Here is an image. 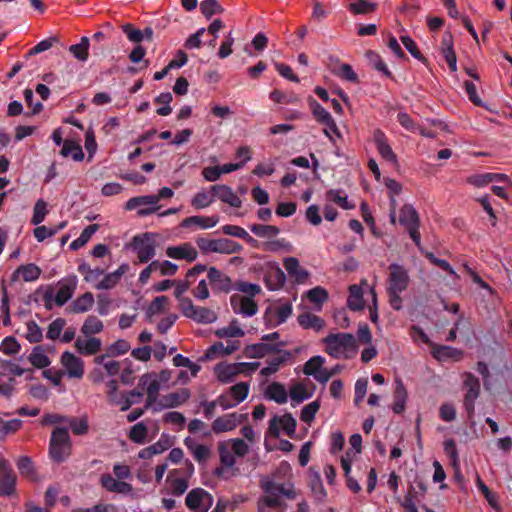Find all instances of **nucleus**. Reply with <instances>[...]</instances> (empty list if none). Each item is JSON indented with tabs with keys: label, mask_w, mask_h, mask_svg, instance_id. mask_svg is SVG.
Here are the masks:
<instances>
[{
	"label": "nucleus",
	"mask_w": 512,
	"mask_h": 512,
	"mask_svg": "<svg viewBox=\"0 0 512 512\" xmlns=\"http://www.w3.org/2000/svg\"><path fill=\"white\" fill-rule=\"evenodd\" d=\"M72 443L70 434L65 427H56L49 440V456L52 461L60 464L68 459L71 454Z\"/></svg>",
	"instance_id": "obj_1"
},
{
	"label": "nucleus",
	"mask_w": 512,
	"mask_h": 512,
	"mask_svg": "<svg viewBox=\"0 0 512 512\" xmlns=\"http://www.w3.org/2000/svg\"><path fill=\"white\" fill-rule=\"evenodd\" d=\"M103 329V323L100 319H98L96 316H88L85 320L81 332L88 336L92 334H97L101 332Z\"/></svg>",
	"instance_id": "obj_50"
},
{
	"label": "nucleus",
	"mask_w": 512,
	"mask_h": 512,
	"mask_svg": "<svg viewBox=\"0 0 512 512\" xmlns=\"http://www.w3.org/2000/svg\"><path fill=\"white\" fill-rule=\"evenodd\" d=\"M63 157L71 156L75 161L84 159V153L81 146L73 140H65L60 151Z\"/></svg>",
	"instance_id": "obj_41"
},
{
	"label": "nucleus",
	"mask_w": 512,
	"mask_h": 512,
	"mask_svg": "<svg viewBox=\"0 0 512 512\" xmlns=\"http://www.w3.org/2000/svg\"><path fill=\"white\" fill-rule=\"evenodd\" d=\"M463 387L466 389L463 406L467 412L468 419L472 420L475 412V401L480 395V381L472 373L466 372L464 374Z\"/></svg>",
	"instance_id": "obj_5"
},
{
	"label": "nucleus",
	"mask_w": 512,
	"mask_h": 512,
	"mask_svg": "<svg viewBox=\"0 0 512 512\" xmlns=\"http://www.w3.org/2000/svg\"><path fill=\"white\" fill-rule=\"evenodd\" d=\"M99 225L98 224H90L88 225L80 234L78 238H76L72 243L70 244L71 250H78L81 247H83L92 237V235L98 231Z\"/></svg>",
	"instance_id": "obj_45"
},
{
	"label": "nucleus",
	"mask_w": 512,
	"mask_h": 512,
	"mask_svg": "<svg viewBox=\"0 0 512 512\" xmlns=\"http://www.w3.org/2000/svg\"><path fill=\"white\" fill-rule=\"evenodd\" d=\"M138 207L140 208L138 209L137 214L140 217L156 213L160 208V206H158V197L154 194L132 197L125 204V208L127 210H134Z\"/></svg>",
	"instance_id": "obj_7"
},
{
	"label": "nucleus",
	"mask_w": 512,
	"mask_h": 512,
	"mask_svg": "<svg viewBox=\"0 0 512 512\" xmlns=\"http://www.w3.org/2000/svg\"><path fill=\"white\" fill-rule=\"evenodd\" d=\"M249 229L260 238H273L280 233V229L274 225L252 224Z\"/></svg>",
	"instance_id": "obj_44"
},
{
	"label": "nucleus",
	"mask_w": 512,
	"mask_h": 512,
	"mask_svg": "<svg viewBox=\"0 0 512 512\" xmlns=\"http://www.w3.org/2000/svg\"><path fill=\"white\" fill-rule=\"evenodd\" d=\"M216 336L219 338L225 337H242L245 332L242 328L236 325V320L233 321L228 327H223L215 331Z\"/></svg>",
	"instance_id": "obj_58"
},
{
	"label": "nucleus",
	"mask_w": 512,
	"mask_h": 512,
	"mask_svg": "<svg viewBox=\"0 0 512 512\" xmlns=\"http://www.w3.org/2000/svg\"><path fill=\"white\" fill-rule=\"evenodd\" d=\"M235 290L245 293L247 296L253 299L254 296L261 292V287L258 284L249 283L245 281H237L235 283Z\"/></svg>",
	"instance_id": "obj_63"
},
{
	"label": "nucleus",
	"mask_w": 512,
	"mask_h": 512,
	"mask_svg": "<svg viewBox=\"0 0 512 512\" xmlns=\"http://www.w3.org/2000/svg\"><path fill=\"white\" fill-rule=\"evenodd\" d=\"M101 485L109 492H115L120 494H128L132 491V485L119 481L112 477L110 474H103L100 479Z\"/></svg>",
	"instance_id": "obj_26"
},
{
	"label": "nucleus",
	"mask_w": 512,
	"mask_h": 512,
	"mask_svg": "<svg viewBox=\"0 0 512 512\" xmlns=\"http://www.w3.org/2000/svg\"><path fill=\"white\" fill-rule=\"evenodd\" d=\"M389 277L387 291L404 292L409 285V275L407 270L396 263L389 265Z\"/></svg>",
	"instance_id": "obj_9"
},
{
	"label": "nucleus",
	"mask_w": 512,
	"mask_h": 512,
	"mask_svg": "<svg viewBox=\"0 0 512 512\" xmlns=\"http://www.w3.org/2000/svg\"><path fill=\"white\" fill-rule=\"evenodd\" d=\"M89 47L90 41L89 38L83 36L79 43L73 44L69 47V52L81 62L87 61L89 57Z\"/></svg>",
	"instance_id": "obj_39"
},
{
	"label": "nucleus",
	"mask_w": 512,
	"mask_h": 512,
	"mask_svg": "<svg viewBox=\"0 0 512 512\" xmlns=\"http://www.w3.org/2000/svg\"><path fill=\"white\" fill-rule=\"evenodd\" d=\"M265 396L269 400H273L278 404H284L287 402L288 395L283 384L279 382H273L266 388Z\"/></svg>",
	"instance_id": "obj_34"
},
{
	"label": "nucleus",
	"mask_w": 512,
	"mask_h": 512,
	"mask_svg": "<svg viewBox=\"0 0 512 512\" xmlns=\"http://www.w3.org/2000/svg\"><path fill=\"white\" fill-rule=\"evenodd\" d=\"M310 107L312 114L317 122L320 124H330L336 129V122L332 118L331 114L321 106L315 99L310 100Z\"/></svg>",
	"instance_id": "obj_35"
},
{
	"label": "nucleus",
	"mask_w": 512,
	"mask_h": 512,
	"mask_svg": "<svg viewBox=\"0 0 512 512\" xmlns=\"http://www.w3.org/2000/svg\"><path fill=\"white\" fill-rule=\"evenodd\" d=\"M16 476L10 463L0 457V495H11L15 490Z\"/></svg>",
	"instance_id": "obj_12"
},
{
	"label": "nucleus",
	"mask_w": 512,
	"mask_h": 512,
	"mask_svg": "<svg viewBox=\"0 0 512 512\" xmlns=\"http://www.w3.org/2000/svg\"><path fill=\"white\" fill-rule=\"evenodd\" d=\"M312 397V392H308L306 386L302 382H296L290 388V398L292 402L299 404L304 400Z\"/></svg>",
	"instance_id": "obj_46"
},
{
	"label": "nucleus",
	"mask_w": 512,
	"mask_h": 512,
	"mask_svg": "<svg viewBox=\"0 0 512 512\" xmlns=\"http://www.w3.org/2000/svg\"><path fill=\"white\" fill-rule=\"evenodd\" d=\"M249 393V384L246 382H239L236 385L229 388V394L237 402V405L244 401Z\"/></svg>",
	"instance_id": "obj_52"
},
{
	"label": "nucleus",
	"mask_w": 512,
	"mask_h": 512,
	"mask_svg": "<svg viewBox=\"0 0 512 512\" xmlns=\"http://www.w3.org/2000/svg\"><path fill=\"white\" fill-rule=\"evenodd\" d=\"M155 373H146L141 376L139 380L140 386H146L147 385V399H146V405L145 408H148L150 406H155L157 404L158 396H159V390H160V383L159 380H157L155 377Z\"/></svg>",
	"instance_id": "obj_14"
},
{
	"label": "nucleus",
	"mask_w": 512,
	"mask_h": 512,
	"mask_svg": "<svg viewBox=\"0 0 512 512\" xmlns=\"http://www.w3.org/2000/svg\"><path fill=\"white\" fill-rule=\"evenodd\" d=\"M324 358L322 356L311 357L303 367V373L307 376H314L317 371L323 366Z\"/></svg>",
	"instance_id": "obj_60"
},
{
	"label": "nucleus",
	"mask_w": 512,
	"mask_h": 512,
	"mask_svg": "<svg viewBox=\"0 0 512 512\" xmlns=\"http://www.w3.org/2000/svg\"><path fill=\"white\" fill-rule=\"evenodd\" d=\"M264 282L269 290L275 291L284 286L286 275L278 265H275L265 274Z\"/></svg>",
	"instance_id": "obj_27"
},
{
	"label": "nucleus",
	"mask_w": 512,
	"mask_h": 512,
	"mask_svg": "<svg viewBox=\"0 0 512 512\" xmlns=\"http://www.w3.org/2000/svg\"><path fill=\"white\" fill-rule=\"evenodd\" d=\"M173 100V96L170 92H163L155 98V102L158 104H163L162 107L157 109V114L160 116H167L172 112V108L170 107V103Z\"/></svg>",
	"instance_id": "obj_56"
},
{
	"label": "nucleus",
	"mask_w": 512,
	"mask_h": 512,
	"mask_svg": "<svg viewBox=\"0 0 512 512\" xmlns=\"http://www.w3.org/2000/svg\"><path fill=\"white\" fill-rule=\"evenodd\" d=\"M58 41H59V39H58L57 36H52V37H49L47 39H44V40L40 41L39 43H37L34 47H32L27 52L25 57L29 58V57H31L33 55H36V54L42 53L44 51H47L48 49H50Z\"/></svg>",
	"instance_id": "obj_57"
},
{
	"label": "nucleus",
	"mask_w": 512,
	"mask_h": 512,
	"mask_svg": "<svg viewBox=\"0 0 512 512\" xmlns=\"http://www.w3.org/2000/svg\"><path fill=\"white\" fill-rule=\"evenodd\" d=\"M214 202V196L209 191L201 190L197 192L191 200V205L195 209H203Z\"/></svg>",
	"instance_id": "obj_48"
},
{
	"label": "nucleus",
	"mask_w": 512,
	"mask_h": 512,
	"mask_svg": "<svg viewBox=\"0 0 512 512\" xmlns=\"http://www.w3.org/2000/svg\"><path fill=\"white\" fill-rule=\"evenodd\" d=\"M298 323L304 329H313L315 331H320L325 326V322L321 317L309 312L300 314L298 316Z\"/></svg>",
	"instance_id": "obj_38"
},
{
	"label": "nucleus",
	"mask_w": 512,
	"mask_h": 512,
	"mask_svg": "<svg viewBox=\"0 0 512 512\" xmlns=\"http://www.w3.org/2000/svg\"><path fill=\"white\" fill-rule=\"evenodd\" d=\"M94 304V297L91 292H86L75 299L68 307L72 313H84L89 311Z\"/></svg>",
	"instance_id": "obj_33"
},
{
	"label": "nucleus",
	"mask_w": 512,
	"mask_h": 512,
	"mask_svg": "<svg viewBox=\"0 0 512 512\" xmlns=\"http://www.w3.org/2000/svg\"><path fill=\"white\" fill-rule=\"evenodd\" d=\"M320 408L319 400H315L303 407L300 419L305 423H311Z\"/></svg>",
	"instance_id": "obj_61"
},
{
	"label": "nucleus",
	"mask_w": 512,
	"mask_h": 512,
	"mask_svg": "<svg viewBox=\"0 0 512 512\" xmlns=\"http://www.w3.org/2000/svg\"><path fill=\"white\" fill-rule=\"evenodd\" d=\"M394 402L392 410L395 414H402L405 410V404L407 399V391L401 380H396V387L394 390Z\"/></svg>",
	"instance_id": "obj_31"
},
{
	"label": "nucleus",
	"mask_w": 512,
	"mask_h": 512,
	"mask_svg": "<svg viewBox=\"0 0 512 512\" xmlns=\"http://www.w3.org/2000/svg\"><path fill=\"white\" fill-rule=\"evenodd\" d=\"M61 363L65 367L70 378L80 379L84 375V362L69 351L61 355Z\"/></svg>",
	"instance_id": "obj_17"
},
{
	"label": "nucleus",
	"mask_w": 512,
	"mask_h": 512,
	"mask_svg": "<svg viewBox=\"0 0 512 512\" xmlns=\"http://www.w3.org/2000/svg\"><path fill=\"white\" fill-rule=\"evenodd\" d=\"M365 56L369 62V65H371L373 69L382 73V75L385 76L386 78H394L392 72L389 70L383 58L377 52L373 50H368L365 53Z\"/></svg>",
	"instance_id": "obj_30"
},
{
	"label": "nucleus",
	"mask_w": 512,
	"mask_h": 512,
	"mask_svg": "<svg viewBox=\"0 0 512 512\" xmlns=\"http://www.w3.org/2000/svg\"><path fill=\"white\" fill-rule=\"evenodd\" d=\"M230 304L235 313H240L246 317L254 316L258 311V305L252 298L243 297L239 294H233L230 297Z\"/></svg>",
	"instance_id": "obj_15"
},
{
	"label": "nucleus",
	"mask_w": 512,
	"mask_h": 512,
	"mask_svg": "<svg viewBox=\"0 0 512 512\" xmlns=\"http://www.w3.org/2000/svg\"><path fill=\"white\" fill-rule=\"evenodd\" d=\"M207 278L215 293L228 294L235 290V283H233L232 279L216 267H210L207 270Z\"/></svg>",
	"instance_id": "obj_10"
},
{
	"label": "nucleus",
	"mask_w": 512,
	"mask_h": 512,
	"mask_svg": "<svg viewBox=\"0 0 512 512\" xmlns=\"http://www.w3.org/2000/svg\"><path fill=\"white\" fill-rule=\"evenodd\" d=\"M246 419V415L236 412L228 413L216 418L212 423V430L215 434L231 431Z\"/></svg>",
	"instance_id": "obj_13"
},
{
	"label": "nucleus",
	"mask_w": 512,
	"mask_h": 512,
	"mask_svg": "<svg viewBox=\"0 0 512 512\" xmlns=\"http://www.w3.org/2000/svg\"><path fill=\"white\" fill-rule=\"evenodd\" d=\"M190 395V391L187 388L163 395L153 407V411L158 412L163 409L179 407L190 398Z\"/></svg>",
	"instance_id": "obj_11"
},
{
	"label": "nucleus",
	"mask_w": 512,
	"mask_h": 512,
	"mask_svg": "<svg viewBox=\"0 0 512 512\" xmlns=\"http://www.w3.org/2000/svg\"><path fill=\"white\" fill-rule=\"evenodd\" d=\"M180 311L185 317L197 323L210 324L217 320V315L213 310L195 306L192 300H184Z\"/></svg>",
	"instance_id": "obj_6"
},
{
	"label": "nucleus",
	"mask_w": 512,
	"mask_h": 512,
	"mask_svg": "<svg viewBox=\"0 0 512 512\" xmlns=\"http://www.w3.org/2000/svg\"><path fill=\"white\" fill-rule=\"evenodd\" d=\"M75 348L80 354L94 355L101 349V340L95 337L86 340L78 338L75 341Z\"/></svg>",
	"instance_id": "obj_29"
},
{
	"label": "nucleus",
	"mask_w": 512,
	"mask_h": 512,
	"mask_svg": "<svg viewBox=\"0 0 512 512\" xmlns=\"http://www.w3.org/2000/svg\"><path fill=\"white\" fill-rule=\"evenodd\" d=\"M326 199L334 202L343 209L349 210L354 208V205L349 204L346 195H341V191L337 189H330L326 192Z\"/></svg>",
	"instance_id": "obj_55"
},
{
	"label": "nucleus",
	"mask_w": 512,
	"mask_h": 512,
	"mask_svg": "<svg viewBox=\"0 0 512 512\" xmlns=\"http://www.w3.org/2000/svg\"><path fill=\"white\" fill-rule=\"evenodd\" d=\"M242 365H246V363H218L214 368V373L218 381L225 384L231 383L234 381L235 377L241 372Z\"/></svg>",
	"instance_id": "obj_21"
},
{
	"label": "nucleus",
	"mask_w": 512,
	"mask_h": 512,
	"mask_svg": "<svg viewBox=\"0 0 512 512\" xmlns=\"http://www.w3.org/2000/svg\"><path fill=\"white\" fill-rule=\"evenodd\" d=\"M148 435V429L143 422H139L131 427L129 439L137 444H144Z\"/></svg>",
	"instance_id": "obj_49"
},
{
	"label": "nucleus",
	"mask_w": 512,
	"mask_h": 512,
	"mask_svg": "<svg viewBox=\"0 0 512 512\" xmlns=\"http://www.w3.org/2000/svg\"><path fill=\"white\" fill-rule=\"evenodd\" d=\"M28 359L34 367L39 369L46 368L51 363L42 346L34 347Z\"/></svg>",
	"instance_id": "obj_43"
},
{
	"label": "nucleus",
	"mask_w": 512,
	"mask_h": 512,
	"mask_svg": "<svg viewBox=\"0 0 512 512\" xmlns=\"http://www.w3.org/2000/svg\"><path fill=\"white\" fill-rule=\"evenodd\" d=\"M290 355L289 352H285L284 356L274 357L267 361V366L262 368L261 374L263 376H269L276 373L282 363L285 362L286 358Z\"/></svg>",
	"instance_id": "obj_59"
},
{
	"label": "nucleus",
	"mask_w": 512,
	"mask_h": 512,
	"mask_svg": "<svg viewBox=\"0 0 512 512\" xmlns=\"http://www.w3.org/2000/svg\"><path fill=\"white\" fill-rule=\"evenodd\" d=\"M322 342L325 352L332 358L338 359L344 352H356V339L351 333H330Z\"/></svg>",
	"instance_id": "obj_2"
},
{
	"label": "nucleus",
	"mask_w": 512,
	"mask_h": 512,
	"mask_svg": "<svg viewBox=\"0 0 512 512\" xmlns=\"http://www.w3.org/2000/svg\"><path fill=\"white\" fill-rule=\"evenodd\" d=\"M210 193L214 198L229 204L231 207L240 208L242 206L241 199L232 190L231 187L224 184H216L210 187Z\"/></svg>",
	"instance_id": "obj_18"
},
{
	"label": "nucleus",
	"mask_w": 512,
	"mask_h": 512,
	"mask_svg": "<svg viewBox=\"0 0 512 512\" xmlns=\"http://www.w3.org/2000/svg\"><path fill=\"white\" fill-rule=\"evenodd\" d=\"M67 423L75 435H84L88 432V421L86 417L81 419L70 417Z\"/></svg>",
	"instance_id": "obj_64"
},
{
	"label": "nucleus",
	"mask_w": 512,
	"mask_h": 512,
	"mask_svg": "<svg viewBox=\"0 0 512 512\" xmlns=\"http://www.w3.org/2000/svg\"><path fill=\"white\" fill-rule=\"evenodd\" d=\"M22 421L19 419H12L4 421L0 417V439H4L7 435L13 434L21 428Z\"/></svg>",
	"instance_id": "obj_54"
},
{
	"label": "nucleus",
	"mask_w": 512,
	"mask_h": 512,
	"mask_svg": "<svg viewBox=\"0 0 512 512\" xmlns=\"http://www.w3.org/2000/svg\"><path fill=\"white\" fill-rule=\"evenodd\" d=\"M48 214L47 203L43 199L36 201L33 209V216L31 218V224L39 225L42 223Z\"/></svg>",
	"instance_id": "obj_53"
},
{
	"label": "nucleus",
	"mask_w": 512,
	"mask_h": 512,
	"mask_svg": "<svg viewBox=\"0 0 512 512\" xmlns=\"http://www.w3.org/2000/svg\"><path fill=\"white\" fill-rule=\"evenodd\" d=\"M399 223L405 227L412 241L421 248V235L419 232L420 218L418 212L410 204H405L399 212Z\"/></svg>",
	"instance_id": "obj_3"
},
{
	"label": "nucleus",
	"mask_w": 512,
	"mask_h": 512,
	"mask_svg": "<svg viewBox=\"0 0 512 512\" xmlns=\"http://www.w3.org/2000/svg\"><path fill=\"white\" fill-rule=\"evenodd\" d=\"M284 343L270 344V343H256L247 345L244 349V354L247 358H262L270 353L280 352L279 346H284Z\"/></svg>",
	"instance_id": "obj_23"
},
{
	"label": "nucleus",
	"mask_w": 512,
	"mask_h": 512,
	"mask_svg": "<svg viewBox=\"0 0 512 512\" xmlns=\"http://www.w3.org/2000/svg\"><path fill=\"white\" fill-rule=\"evenodd\" d=\"M363 290L359 285L349 286V296L347 299V307L352 311H360L364 308Z\"/></svg>",
	"instance_id": "obj_32"
},
{
	"label": "nucleus",
	"mask_w": 512,
	"mask_h": 512,
	"mask_svg": "<svg viewBox=\"0 0 512 512\" xmlns=\"http://www.w3.org/2000/svg\"><path fill=\"white\" fill-rule=\"evenodd\" d=\"M373 140L381 157L392 164H397V156L388 143L385 133L376 129L373 133Z\"/></svg>",
	"instance_id": "obj_19"
},
{
	"label": "nucleus",
	"mask_w": 512,
	"mask_h": 512,
	"mask_svg": "<svg viewBox=\"0 0 512 512\" xmlns=\"http://www.w3.org/2000/svg\"><path fill=\"white\" fill-rule=\"evenodd\" d=\"M20 274L22 275L24 281L32 282L39 278L41 269L33 263L21 265L12 273L11 281H17Z\"/></svg>",
	"instance_id": "obj_28"
},
{
	"label": "nucleus",
	"mask_w": 512,
	"mask_h": 512,
	"mask_svg": "<svg viewBox=\"0 0 512 512\" xmlns=\"http://www.w3.org/2000/svg\"><path fill=\"white\" fill-rule=\"evenodd\" d=\"M185 503L193 512H208L213 504V497L206 490L195 488L187 494Z\"/></svg>",
	"instance_id": "obj_8"
},
{
	"label": "nucleus",
	"mask_w": 512,
	"mask_h": 512,
	"mask_svg": "<svg viewBox=\"0 0 512 512\" xmlns=\"http://www.w3.org/2000/svg\"><path fill=\"white\" fill-rule=\"evenodd\" d=\"M59 289L54 297L57 306H63L71 297L76 288V277L62 279L58 282Z\"/></svg>",
	"instance_id": "obj_24"
},
{
	"label": "nucleus",
	"mask_w": 512,
	"mask_h": 512,
	"mask_svg": "<svg viewBox=\"0 0 512 512\" xmlns=\"http://www.w3.org/2000/svg\"><path fill=\"white\" fill-rule=\"evenodd\" d=\"M284 268L290 278L297 284H304L309 278V272L300 266L299 260L295 257H286L283 260Z\"/></svg>",
	"instance_id": "obj_20"
},
{
	"label": "nucleus",
	"mask_w": 512,
	"mask_h": 512,
	"mask_svg": "<svg viewBox=\"0 0 512 512\" xmlns=\"http://www.w3.org/2000/svg\"><path fill=\"white\" fill-rule=\"evenodd\" d=\"M219 222L218 216H211V217H205V216H190L185 218L181 226L182 227H190L192 225H198L202 229H208L216 226V224Z\"/></svg>",
	"instance_id": "obj_37"
},
{
	"label": "nucleus",
	"mask_w": 512,
	"mask_h": 512,
	"mask_svg": "<svg viewBox=\"0 0 512 512\" xmlns=\"http://www.w3.org/2000/svg\"><path fill=\"white\" fill-rule=\"evenodd\" d=\"M200 11L209 19L215 14L223 13L224 9L217 0H204L200 3Z\"/></svg>",
	"instance_id": "obj_51"
},
{
	"label": "nucleus",
	"mask_w": 512,
	"mask_h": 512,
	"mask_svg": "<svg viewBox=\"0 0 512 512\" xmlns=\"http://www.w3.org/2000/svg\"><path fill=\"white\" fill-rule=\"evenodd\" d=\"M270 99L279 104H295L299 98L293 94H286L278 89H274L270 93Z\"/></svg>",
	"instance_id": "obj_62"
},
{
	"label": "nucleus",
	"mask_w": 512,
	"mask_h": 512,
	"mask_svg": "<svg viewBox=\"0 0 512 512\" xmlns=\"http://www.w3.org/2000/svg\"><path fill=\"white\" fill-rule=\"evenodd\" d=\"M131 247L137 253L140 263L149 262L156 254L154 234L146 232L135 235L132 239Z\"/></svg>",
	"instance_id": "obj_4"
},
{
	"label": "nucleus",
	"mask_w": 512,
	"mask_h": 512,
	"mask_svg": "<svg viewBox=\"0 0 512 512\" xmlns=\"http://www.w3.org/2000/svg\"><path fill=\"white\" fill-rule=\"evenodd\" d=\"M243 250V246L228 238L217 239L216 253L236 254Z\"/></svg>",
	"instance_id": "obj_42"
},
{
	"label": "nucleus",
	"mask_w": 512,
	"mask_h": 512,
	"mask_svg": "<svg viewBox=\"0 0 512 512\" xmlns=\"http://www.w3.org/2000/svg\"><path fill=\"white\" fill-rule=\"evenodd\" d=\"M166 255L172 259H184L193 262L198 257L197 250L188 242L178 246H170L166 249Z\"/></svg>",
	"instance_id": "obj_22"
},
{
	"label": "nucleus",
	"mask_w": 512,
	"mask_h": 512,
	"mask_svg": "<svg viewBox=\"0 0 512 512\" xmlns=\"http://www.w3.org/2000/svg\"><path fill=\"white\" fill-rule=\"evenodd\" d=\"M240 344L239 340L229 341L226 346L222 342H216L207 350L206 357L211 358L214 354L230 355L240 348Z\"/></svg>",
	"instance_id": "obj_36"
},
{
	"label": "nucleus",
	"mask_w": 512,
	"mask_h": 512,
	"mask_svg": "<svg viewBox=\"0 0 512 512\" xmlns=\"http://www.w3.org/2000/svg\"><path fill=\"white\" fill-rule=\"evenodd\" d=\"M432 356L439 361H447L450 359L460 360L463 356V351L447 345L433 344L431 348Z\"/></svg>",
	"instance_id": "obj_25"
},
{
	"label": "nucleus",
	"mask_w": 512,
	"mask_h": 512,
	"mask_svg": "<svg viewBox=\"0 0 512 512\" xmlns=\"http://www.w3.org/2000/svg\"><path fill=\"white\" fill-rule=\"evenodd\" d=\"M186 447L192 452L194 459L199 462H205L209 455L210 449L206 445L195 444L191 438H186L184 440Z\"/></svg>",
	"instance_id": "obj_40"
},
{
	"label": "nucleus",
	"mask_w": 512,
	"mask_h": 512,
	"mask_svg": "<svg viewBox=\"0 0 512 512\" xmlns=\"http://www.w3.org/2000/svg\"><path fill=\"white\" fill-rule=\"evenodd\" d=\"M262 489L265 493V496L261 498L258 506L259 512H265L264 506L270 508H278L281 506L282 502L280 499V495L277 492L276 483L273 481H266L262 484Z\"/></svg>",
	"instance_id": "obj_16"
},
{
	"label": "nucleus",
	"mask_w": 512,
	"mask_h": 512,
	"mask_svg": "<svg viewBox=\"0 0 512 512\" xmlns=\"http://www.w3.org/2000/svg\"><path fill=\"white\" fill-rule=\"evenodd\" d=\"M348 8L354 14H369L376 10L377 4L370 0H355L349 4Z\"/></svg>",
	"instance_id": "obj_47"
}]
</instances>
